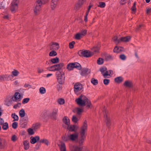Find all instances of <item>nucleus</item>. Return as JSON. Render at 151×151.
<instances>
[{
	"label": "nucleus",
	"instance_id": "f257e3e1",
	"mask_svg": "<svg viewBox=\"0 0 151 151\" xmlns=\"http://www.w3.org/2000/svg\"><path fill=\"white\" fill-rule=\"evenodd\" d=\"M91 50L92 52L87 50H80L78 51V54L80 57H91L94 53L98 52L99 48L98 47H94Z\"/></svg>",
	"mask_w": 151,
	"mask_h": 151
},
{
	"label": "nucleus",
	"instance_id": "774afa93",
	"mask_svg": "<svg viewBox=\"0 0 151 151\" xmlns=\"http://www.w3.org/2000/svg\"><path fill=\"white\" fill-rule=\"evenodd\" d=\"M146 12L147 14L151 13V8H146Z\"/></svg>",
	"mask_w": 151,
	"mask_h": 151
},
{
	"label": "nucleus",
	"instance_id": "0eeeda50",
	"mask_svg": "<svg viewBox=\"0 0 151 151\" xmlns=\"http://www.w3.org/2000/svg\"><path fill=\"white\" fill-rule=\"evenodd\" d=\"M67 68L69 70H73L74 68H76L79 70H81L82 68L81 65L78 63H69L67 65Z\"/></svg>",
	"mask_w": 151,
	"mask_h": 151
},
{
	"label": "nucleus",
	"instance_id": "6e6d98bb",
	"mask_svg": "<svg viewBox=\"0 0 151 151\" xmlns=\"http://www.w3.org/2000/svg\"><path fill=\"white\" fill-rule=\"evenodd\" d=\"M58 102L60 104H63L65 103V101L63 99H60L58 100Z\"/></svg>",
	"mask_w": 151,
	"mask_h": 151
},
{
	"label": "nucleus",
	"instance_id": "0e129e2a",
	"mask_svg": "<svg viewBox=\"0 0 151 151\" xmlns=\"http://www.w3.org/2000/svg\"><path fill=\"white\" fill-rule=\"evenodd\" d=\"M60 84H58L57 86V88L58 91H60L62 89V87L61 85Z\"/></svg>",
	"mask_w": 151,
	"mask_h": 151
},
{
	"label": "nucleus",
	"instance_id": "4d7b16f0",
	"mask_svg": "<svg viewBox=\"0 0 151 151\" xmlns=\"http://www.w3.org/2000/svg\"><path fill=\"white\" fill-rule=\"evenodd\" d=\"M77 114L78 115H80L81 112H82L83 111V110L82 109H81L79 108H78L77 109Z\"/></svg>",
	"mask_w": 151,
	"mask_h": 151
},
{
	"label": "nucleus",
	"instance_id": "a211bd4d",
	"mask_svg": "<svg viewBox=\"0 0 151 151\" xmlns=\"http://www.w3.org/2000/svg\"><path fill=\"white\" fill-rule=\"evenodd\" d=\"M64 65V63H60L59 64L55 65L54 66L55 67V68L54 70L58 71L61 70Z\"/></svg>",
	"mask_w": 151,
	"mask_h": 151
},
{
	"label": "nucleus",
	"instance_id": "a19ab883",
	"mask_svg": "<svg viewBox=\"0 0 151 151\" xmlns=\"http://www.w3.org/2000/svg\"><path fill=\"white\" fill-rule=\"evenodd\" d=\"M12 74L14 76H17L19 74V72L16 70H14L12 72Z\"/></svg>",
	"mask_w": 151,
	"mask_h": 151
},
{
	"label": "nucleus",
	"instance_id": "37998d69",
	"mask_svg": "<svg viewBox=\"0 0 151 151\" xmlns=\"http://www.w3.org/2000/svg\"><path fill=\"white\" fill-rule=\"evenodd\" d=\"M28 132L29 135H32L34 134L35 132L32 129L29 128L28 129Z\"/></svg>",
	"mask_w": 151,
	"mask_h": 151
},
{
	"label": "nucleus",
	"instance_id": "2f4dec72",
	"mask_svg": "<svg viewBox=\"0 0 151 151\" xmlns=\"http://www.w3.org/2000/svg\"><path fill=\"white\" fill-rule=\"evenodd\" d=\"M12 117L14 119V121H18L19 120V117L15 113H13L11 115Z\"/></svg>",
	"mask_w": 151,
	"mask_h": 151
},
{
	"label": "nucleus",
	"instance_id": "c03bdc74",
	"mask_svg": "<svg viewBox=\"0 0 151 151\" xmlns=\"http://www.w3.org/2000/svg\"><path fill=\"white\" fill-rule=\"evenodd\" d=\"M81 35L80 33H77L75 35V38L77 40H79L81 39Z\"/></svg>",
	"mask_w": 151,
	"mask_h": 151
},
{
	"label": "nucleus",
	"instance_id": "aec40b11",
	"mask_svg": "<svg viewBox=\"0 0 151 151\" xmlns=\"http://www.w3.org/2000/svg\"><path fill=\"white\" fill-rule=\"evenodd\" d=\"M124 85V86L129 88H131L132 86V82L129 81H126Z\"/></svg>",
	"mask_w": 151,
	"mask_h": 151
},
{
	"label": "nucleus",
	"instance_id": "a878e982",
	"mask_svg": "<svg viewBox=\"0 0 151 151\" xmlns=\"http://www.w3.org/2000/svg\"><path fill=\"white\" fill-rule=\"evenodd\" d=\"M29 142L27 140H25L24 142V149L25 150H28L29 147Z\"/></svg>",
	"mask_w": 151,
	"mask_h": 151
},
{
	"label": "nucleus",
	"instance_id": "dca6fc26",
	"mask_svg": "<svg viewBox=\"0 0 151 151\" xmlns=\"http://www.w3.org/2000/svg\"><path fill=\"white\" fill-rule=\"evenodd\" d=\"M57 110L54 109L50 115V116L52 119H56L57 117Z\"/></svg>",
	"mask_w": 151,
	"mask_h": 151
},
{
	"label": "nucleus",
	"instance_id": "13d9d810",
	"mask_svg": "<svg viewBox=\"0 0 151 151\" xmlns=\"http://www.w3.org/2000/svg\"><path fill=\"white\" fill-rule=\"evenodd\" d=\"M105 71V72L103 74V76L105 78H106L107 76L110 75V74H108L109 73V71L106 70Z\"/></svg>",
	"mask_w": 151,
	"mask_h": 151
},
{
	"label": "nucleus",
	"instance_id": "bf43d9fd",
	"mask_svg": "<svg viewBox=\"0 0 151 151\" xmlns=\"http://www.w3.org/2000/svg\"><path fill=\"white\" fill-rule=\"evenodd\" d=\"M21 104L19 103H18L17 104H15L13 106V108L14 109H16L17 107H20L21 106Z\"/></svg>",
	"mask_w": 151,
	"mask_h": 151
},
{
	"label": "nucleus",
	"instance_id": "79ce46f5",
	"mask_svg": "<svg viewBox=\"0 0 151 151\" xmlns=\"http://www.w3.org/2000/svg\"><path fill=\"white\" fill-rule=\"evenodd\" d=\"M76 126L75 125H71L69 128V130L71 131H75L76 129Z\"/></svg>",
	"mask_w": 151,
	"mask_h": 151
},
{
	"label": "nucleus",
	"instance_id": "7c9ffc66",
	"mask_svg": "<svg viewBox=\"0 0 151 151\" xmlns=\"http://www.w3.org/2000/svg\"><path fill=\"white\" fill-rule=\"evenodd\" d=\"M2 125V129L4 130H7L9 128L8 124L7 122L4 123Z\"/></svg>",
	"mask_w": 151,
	"mask_h": 151
},
{
	"label": "nucleus",
	"instance_id": "69168bd1",
	"mask_svg": "<svg viewBox=\"0 0 151 151\" xmlns=\"http://www.w3.org/2000/svg\"><path fill=\"white\" fill-rule=\"evenodd\" d=\"M5 80V75H3L1 76H0V81H2Z\"/></svg>",
	"mask_w": 151,
	"mask_h": 151
},
{
	"label": "nucleus",
	"instance_id": "f704fd0d",
	"mask_svg": "<svg viewBox=\"0 0 151 151\" xmlns=\"http://www.w3.org/2000/svg\"><path fill=\"white\" fill-rule=\"evenodd\" d=\"M91 82L94 85H97L98 83V80L93 78L91 79Z\"/></svg>",
	"mask_w": 151,
	"mask_h": 151
},
{
	"label": "nucleus",
	"instance_id": "09e8293b",
	"mask_svg": "<svg viewBox=\"0 0 151 151\" xmlns=\"http://www.w3.org/2000/svg\"><path fill=\"white\" fill-rule=\"evenodd\" d=\"M107 70V68L106 67H104L102 68H101L99 69V71H100L102 74H103V73H104Z\"/></svg>",
	"mask_w": 151,
	"mask_h": 151
},
{
	"label": "nucleus",
	"instance_id": "f03ea898",
	"mask_svg": "<svg viewBox=\"0 0 151 151\" xmlns=\"http://www.w3.org/2000/svg\"><path fill=\"white\" fill-rule=\"evenodd\" d=\"M87 122L85 120L83 123V124L81 127L80 134L81 136V139L79 141V143L80 145H82L84 142V138L85 137V133L87 129Z\"/></svg>",
	"mask_w": 151,
	"mask_h": 151
},
{
	"label": "nucleus",
	"instance_id": "c9c22d12",
	"mask_svg": "<svg viewBox=\"0 0 151 151\" xmlns=\"http://www.w3.org/2000/svg\"><path fill=\"white\" fill-rule=\"evenodd\" d=\"M59 59L57 57H56L55 58H52L51 59V61L53 63H58L59 62Z\"/></svg>",
	"mask_w": 151,
	"mask_h": 151
},
{
	"label": "nucleus",
	"instance_id": "ddd939ff",
	"mask_svg": "<svg viewBox=\"0 0 151 151\" xmlns=\"http://www.w3.org/2000/svg\"><path fill=\"white\" fill-rule=\"evenodd\" d=\"M71 151H83V147H79L75 145H72L70 147Z\"/></svg>",
	"mask_w": 151,
	"mask_h": 151
},
{
	"label": "nucleus",
	"instance_id": "de8ad7c7",
	"mask_svg": "<svg viewBox=\"0 0 151 151\" xmlns=\"http://www.w3.org/2000/svg\"><path fill=\"white\" fill-rule=\"evenodd\" d=\"M75 44V42L74 41L70 42L69 43V47L70 49H72L74 47V45Z\"/></svg>",
	"mask_w": 151,
	"mask_h": 151
},
{
	"label": "nucleus",
	"instance_id": "8fccbe9b",
	"mask_svg": "<svg viewBox=\"0 0 151 151\" xmlns=\"http://www.w3.org/2000/svg\"><path fill=\"white\" fill-rule=\"evenodd\" d=\"M78 120V118L75 116H73L72 117V121L74 122L75 123H76Z\"/></svg>",
	"mask_w": 151,
	"mask_h": 151
},
{
	"label": "nucleus",
	"instance_id": "20e7f679",
	"mask_svg": "<svg viewBox=\"0 0 151 151\" xmlns=\"http://www.w3.org/2000/svg\"><path fill=\"white\" fill-rule=\"evenodd\" d=\"M131 40L130 36H127L125 37H122L118 39L117 36H115L113 38V40L115 43L119 44L121 42H129Z\"/></svg>",
	"mask_w": 151,
	"mask_h": 151
},
{
	"label": "nucleus",
	"instance_id": "f8f14e48",
	"mask_svg": "<svg viewBox=\"0 0 151 151\" xmlns=\"http://www.w3.org/2000/svg\"><path fill=\"white\" fill-rule=\"evenodd\" d=\"M73 88L75 92L77 93L81 90L83 88V86L81 84L76 83L74 86Z\"/></svg>",
	"mask_w": 151,
	"mask_h": 151
},
{
	"label": "nucleus",
	"instance_id": "c85d7f7f",
	"mask_svg": "<svg viewBox=\"0 0 151 151\" xmlns=\"http://www.w3.org/2000/svg\"><path fill=\"white\" fill-rule=\"evenodd\" d=\"M115 81L117 83H120L123 81V78L122 77L119 76L115 78Z\"/></svg>",
	"mask_w": 151,
	"mask_h": 151
},
{
	"label": "nucleus",
	"instance_id": "052dcab7",
	"mask_svg": "<svg viewBox=\"0 0 151 151\" xmlns=\"http://www.w3.org/2000/svg\"><path fill=\"white\" fill-rule=\"evenodd\" d=\"M54 66V65L50 67L49 68L50 69L49 70L50 71H57L56 70H54V69L55 68V67Z\"/></svg>",
	"mask_w": 151,
	"mask_h": 151
},
{
	"label": "nucleus",
	"instance_id": "58836bf2",
	"mask_svg": "<svg viewBox=\"0 0 151 151\" xmlns=\"http://www.w3.org/2000/svg\"><path fill=\"white\" fill-rule=\"evenodd\" d=\"M86 107L88 108H90L91 107V105L90 101L88 99V100L86 101Z\"/></svg>",
	"mask_w": 151,
	"mask_h": 151
},
{
	"label": "nucleus",
	"instance_id": "9b49d317",
	"mask_svg": "<svg viewBox=\"0 0 151 151\" xmlns=\"http://www.w3.org/2000/svg\"><path fill=\"white\" fill-rule=\"evenodd\" d=\"M40 1H37L36 3V6L34 9V12L35 14L39 12L41 8V6L42 5L40 3Z\"/></svg>",
	"mask_w": 151,
	"mask_h": 151
},
{
	"label": "nucleus",
	"instance_id": "cd10ccee",
	"mask_svg": "<svg viewBox=\"0 0 151 151\" xmlns=\"http://www.w3.org/2000/svg\"><path fill=\"white\" fill-rule=\"evenodd\" d=\"M25 112L24 110L22 109L19 112V116L22 118H23L25 116Z\"/></svg>",
	"mask_w": 151,
	"mask_h": 151
},
{
	"label": "nucleus",
	"instance_id": "680f3d73",
	"mask_svg": "<svg viewBox=\"0 0 151 151\" xmlns=\"http://www.w3.org/2000/svg\"><path fill=\"white\" fill-rule=\"evenodd\" d=\"M13 142H15L17 139V136L15 135H13L11 138Z\"/></svg>",
	"mask_w": 151,
	"mask_h": 151
},
{
	"label": "nucleus",
	"instance_id": "c756f323",
	"mask_svg": "<svg viewBox=\"0 0 151 151\" xmlns=\"http://www.w3.org/2000/svg\"><path fill=\"white\" fill-rule=\"evenodd\" d=\"M5 75V80H11L13 78V76L12 75H8L6 74Z\"/></svg>",
	"mask_w": 151,
	"mask_h": 151
},
{
	"label": "nucleus",
	"instance_id": "4c0bfd02",
	"mask_svg": "<svg viewBox=\"0 0 151 151\" xmlns=\"http://www.w3.org/2000/svg\"><path fill=\"white\" fill-rule=\"evenodd\" d=\"M39 91L40 93L42 94H44L46 92L45 89L43 87H40L39 89Z\"/></svg>",
	"mask_w": 151,
	"mask_h": 151
},
{
	"label": "nucleus",
	"instance_id": "7ed1b4c3",
	"mask_svg": "<svg viewBox=\"0 0 151 151\" xmlns=\"http://www.w3.org/2000/svg\"><path fill=\"white\" fill-rule=\"evenodd\" d=\"M23 98V96L18 92H16L14 94V96H12V100H10L7 102L6 105L9 106L12 104V101H20Z\"/></svg>",
	"mask_w": 151,
	"mask_h": 151
},
{
	"label": "nucleus",
	"instance_id": "ea45409f",
	"mask_svg": "<svg viewBox=\"0 0 151 151\" xmlns=\"http://www.w3.org/2000/svg\"><path fill=\"white\" fill-rule=\"evenodd\" d=\"M57 52L54 50H52L51 51L49 54V55L50 56H54L57 55Z\"/></svg>",
	"mask_w": 151,
	"mask_h": 151
},
{
	"label": "nucleus",
	"instance_id": "603ef678",
	"mask_svg": "<svg viewBox=\"0 0 151 151\" xmlns=\"http://www.w3.org/2000/svg\"><path fill=\"white\" fill-rule=\"evenodd\" d=\"M110 82V80L108 79H104L103 80L104 83L106 85H108Z\"/></svg>",
	"mask_w": 151,
	"mask_h": 151
},
{
	"label": "nucleus",
	"instance_id": "412c9836",
	"mask_svg": "<svg viewBox=\"0 0 151 151\" xmlns=\"http://www.w3.org/2000/svg\"><path fill=\"white\" fill-rule=\"evenodd\" d=\"M123 48L122 47L116 46L114 49V52L115 53H118L122 50Z\"/></svg>",
	"mask_w": 151,
	"mask_h": 151
},
{
	"label": "nucleus",
	"instance_id": "e433bc0d",
	"mask_svg": "<svg viewBox=\"0 0 151 151\" xmlns=\"http://www.w3.org/2000/svg\"><path fill=\"white\" fill-rule=\"evenodd\" d=\"M40 126V123H37L33 125V127L35 130L39 128Z\"/></svg>",
	"mask_w": 151,
	"mask_h": 151
},
{
	"label": "nucleus",
	"instance_id": "bb28decb",
	"mask_svg": "<svg viewBox=\"0 0 151 151\" xmlns=\"http://www.w3.org/2000/svg\"><path fill=\"white\" fill-rule=\"evenodd\" d=\"M39 142L40 144L41 143H45L47 145H48L49 141L46 139H40L39 141Z\"/></svg>",
	"mask_w": 151,
	"mask_h": 151
},
{
	"label": "nucleus",
	"instance_id": "423d86ee",
	"mask_svg": "<svg viewBox=\"0 0 151 151\" xmlns=\"http://www.w3.org/2000/svg\"><path fill=\"white\" fill-rule=\"evenodd\" d=\"M56 76L58 81L59 84H62L65 81V76L64 73L62 72L57 71L56 73Z\"/></svg>",
	"mask_w": 151,
	"mask_h": 151
},
{
	"label": "nucleus",
	"instance_id": "5701e85b",
	"mask_svg": "<svg viewBox=\"0 0 151 151\" xmlns=\"http://www.w3.org/2000/svg\"><path fill=\"white\" fill-rule=\"evenodd\" d=\"M63 121L65 124L67 125H69L70 124V120L67 116H65L63 118Z\"/></svg>",
	"mask_w": 151,
	"mask_h": 151
},
{
	"label": "nucleus",
	"instance_id": "e2e57ef3",
	"mask_svg": "<svg viewBox=\"0 0 151 151\" xmlns=\"http://www.w3.org/2000/svg\"><path fill=\"white\" fill-rule=\"evenodd\" d=\"M131 9L132 11L135 12L136 11V5H133L131 8Z\"/></svg>",
	"mask_w": 151,
	"mask_h": 151
},
{
	"label": "nucleus",
	"instance_id": "2eb2a0df",
	"mask_svg": "<svg viewBox=\"0 0 151 151\" xmlns=\"http://www.w3.org/2000/svg\"><path fill=\"white\" fill-rule=\"evenodd\" d=\"M40 139L39 137L38 136L35 137H32L30 138V143L32 144H34L36 143L37 141H39Z\"/></svg>",
	"mask_w": 151,
	"mask_h": 151
},
{
	"label": "nucleus",
	"instance_id": "39448f33",
	"mask_svg": "<svg viewBox=\"0 0 151 151\" xmlns=\"http://www.w3.org/2000/svg\"><path fill=\"white\" fill-rule=\"evenodd\" d=\"M88 100V98L84 96L81 95L75 100L77 104L81 106H84L86 105V101Z\"/></svg>",
	"mask_w": 151,
	"mask_h": 151
},
{
	"label": "nucleus",
	"instance_id": "6e6552de",
	"mask_svg": "<svg viewBox=\"0 0 151 151\" xmlns=\"http://www.w3.org/2000/svg\"><path fill=\"white\" fill-rule=\"evenodd\" d=\"M104 118L105 119V121L106 122V124L107 126L109 128L111 124V120L109 116V113L107 111L104 109Z\"/></svg>",
	"mask_w": 151,
	"mask_h": 151
},
{
	"label": "nucleus",
	"instance_id": "4468645a",
	"mask_svg": "<svg viewBox=\"0 0 151 151\" xmlns=\"http://www.w3.org/2000/svg\"><path fill=\"white\" fill-rule=\"evenodd\" d=\"M86 0H78L77 3L76 4L75 7V9L78 10L82 6L84 2Z\"/></svg>",
	"mask_w": 151,
	"mask_h": 151
},
{
	"label": "nucleus",
	"instance_id": "1a4fd4ad",
	"mask_svg": "<svg viewBox=\"0 0 151 151\" xmlns=\"http://www.w3.org/2000/svg\"><path fill=\"white\" fill-rule=\"evenodd\" d=\"M19 3V0H14L12 2L10 9L12 12H14L17 9Z\"/></svg>",
	"mask_w": 151,
	"mask_h": 151
},
{
	"label": "nucleus",
	"instance_id": "9d476101",
	"mask_svg": "<svg viewBox=\"0 0 151 151\" xmlns=\"http://www.w3.org/2000/svg\"><path fill=\"white\" fill-rule=\"evenodd\" d=\"M28 120L27 116H25L19 120V124L22 128H24L27 125Z\"/></svg>",
	"mask_w": 151,
	"mask_h": 151
},
{
	"label": "nucleus",
	"instance_id": "4be33fe9",
	"mask_svg": "<svg viewBox=\"0 0 151 151\" xmlns=\"http://www.w3.org/2000/svg\"><path fill=\"white\" fill-rule=\"evenodd\" d=\"M70 139L72 141H74L78 138V135L77 134H72L70 135Z\"/></svg>",
	"mask_w": 151,
	"mask_h": 151
},
{
	"label": "nucleus",
	"instance_id": "473e14b6",
	"mask_svg": "<svg viewBox=\"0 0 151 151\" xmlns=\"http://www.w3.org/2000/svg\"><path fill=\"white\" fill-rule=\"evenodd\" d=\"M104 60V59L101 57H99L97 60V63L98 64L100 65L103 64Z\"/></svg>",
	"mask_w": 151,
	"mask_h": 151
},
{
	"label": "nucleus",
	"instance_id": "6ab92c4d",
	"mask_svg": "<svg viewBox=\"0 0 151 151\" xmlns=\"http://www.w3.org/2000/svg\"><path fill=\"white\" fill-rule=\"evenodd\" d=\"M90 71H89V69L88 68H83L82 69L81 75L82 76H84L90 73Z\"/></svg>",
	"mask_w": 151,
	"mask_h": 151
},
{
	"label": "nucleus",
	"instance_id": "864d4df0",
	"mask_svg": "<svg viewBox=\"0 0 151 151\" xmlns=\"http://www.w3.org/2000/svg\"><path fill=\"white\" fill-rule=\"evenodd\" d=\"M70 139V136L69 135L66 136H64V137H63V140L64 141H65V142L68 141V140H69Z\"/></svg>",
	"mask_w": 151,
	"mask_h": 151
},
{
	"label": "nucleus",
	"instance_id": "5fc2aeb1",
	"mask_svg": "<svg viewBox=\"0 0 151 151\" xmlns=\"http://www.w3.org/2000/svg\"><path fill=\"white\" fill-rule=\"evenodd\" d=\"M18 126V123L16 122H13L12 124V127L14 129L17 128Z\"/></svg>",
	"mask_w": 151,
	"mask_h": 151
},
{
	"label": "nucleus",
	"instance_id": "b1692460",
	"mask_svg": "<svg viewBox=\"0 0 151 151\" xmlns=\"http://www.w3.org/2000/svg\"><path fill=\"white\" fill-rule=\"evenodd\" d=\"M61 151H66V148L65 143L63 142L61 143L60 146V147Z\"/></svg>",
	"mask_w": 151,
	"mask_h": 151
},
{
	"label": "nucleus",
	"instance_id": "338daca9",
	"mask_svg": "<svg viewBox=\"0 0 151 151\" xmlns=\"http://www.w3.org/2000/svg\"><path fill=\"white\" fill-rule=\"evenodd\" d=\"M127 0H121L120 1V3L121 4L123 5L125 4L127 1Z\"/></svg>",
	"mask_w": 151,
	"mask_h": 151
},
{
	"label": "nucleus",
	"instance_id": "393cba45",
	"mask_svg": "<svg viewBox=\"0 0 151 151\" xmlns=\"http://www.w3.org/2000/svg\"><path fill=\"white\" fill-rule=\"evenodd\" d=\"M57 4V0H52V3H51V7L52 10H53L56 6Z\"/></svg>",
	"mask_w": 151,
	"mask_h": 151
},
{
	"label": "nucleus",
	"instance_id": "49530a36",
	"mask_svg": "<svg viewBox=\"0 0 151 151\" xmlns=\"http://www.w3.org/2000/svg\"><path fill=\"white\" fill-rule=\"evenodd\" d=\"M87 33V30L86 29H82L81 30L80 34L81 35L85 36Z\"/></svg>",
	"mask_w": 151,
	"mask_h": 151
},
{
	"label": "nucleus",
	"instance_id": "f3484780",
	"mask_svg": "<svg viewBox=\"0 0 151 151\" xmlns=\"http://www.w3.org/2000/svg\"><path fill=\"white\" fill-rule=\"evenodd\" d=\"M59 45L56 42H53L50 45V48L51 50H56L58 48Z\"/></svg>",
	"mask_w": 151,
	"mask_h": 151
},
{
	"label": "nucleus",
	"instance_id": "a18cd8bd",
	"mask_svg": "<svg viewBox=\"0 0 151 151\" xmlns=\"http://www.w3.org/2000/svg\"><path fill=\"white\" fill-rule=\"evenodd\" d=\"M29 98H26L24 99L22 101V103L23 104L27 103L29 100Z\"/></svg>",
	"mask_w": 151,
	"mask_h": 151
},
{
	"label": "nucleus",
	"instance_id": "72a5a7b5",
	"mask_svg": "<svg viewBox=\"0 0 151 151\" xmlns=\"http://www.w3.org/2000/svg\"><path fill=\"white\" fill-rule=\"evenodd\" d=\"M41 119H44L47 117V115L46 112H44L41 114L40 115Z\"/></svg>",
	"mask_w": 151,
	"mask_h": 151
},
{
	"label": "nucleus",
	"instance_id": "3c124183",
	"mask_svg": "<svg viewBox=\"0 0 151 151\" xmlns=\"http://www.w3.org/2000/svg\"><path fill=\"white\" fill-rule=\"evenodd\" d=\"M98 6L102 8H104L106 6L105 3L104 2H100Z\"/></svg>",
	"mask_w": 151,
	"mask_h": 151
}]
</instances>
